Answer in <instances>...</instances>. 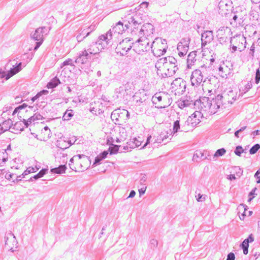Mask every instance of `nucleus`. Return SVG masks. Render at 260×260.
Instances as JSON below:
<instances>
[{"label": "nucleus", "mask_w": 260, "mask_h": 260, "mask_svg": "<svg viewBox=\"0 0 260 260\" xmlns=\"http://www.w3.org/2000/svg\"><path fill=\"white\" fill-rule=\"evenodd\" d=\"M155 67L157 74L162 77L173 76L178 70L177 60L172 56L160 58L157 61Z\"/></svg>", "instance_id": "f257e3e1"}, {"label": "nucleus", "mask_w": 260, "mask_h": 260, "mask_svg": "<svg viewBox=\"0 0 260 260\" xmlns=\"http://www.w3.org/2000/svg\"><path fill=\"white\" fill-rule=\"evenodd\" d=\"M152 101L157 108H165L171 104L170 94L165 91H159L152 96Z\"/></svg>", "instance_id": "f03ea898"}, {"label": "nucleus", "mask_w": 260, "mask_h": 260, "mask_svg": "<svg viewBox=\"0 0 260 260\" xmlns=\"http://www.w3.org/2000/svg\"><path fill=\"white\" fill-rule=\"evenodd\" d=\"M167 48V45L165 40L159 38L156 39L151 45L152 51L156 56L162 55L166 52Z\"/></svg>", "instance_id": "7ed1b4c3"}, {"label": "nucleus", "mask_w": 260, "mask_h": 260, "mask_svg": "<svg viewBox=\"0 0 260 260\" xmlns=\"http://www.w3.org/2000/svg\"><path fill=\"white\" fill-rule=\"evenodd\" d=\"M211 106V101L208 97L204 96L200 98L199 100H197L194 104V109L195 113L205 112Z\"/></svg>", "instance_id": "20e7f679"}, {"label": "nucleus", "mask_w": 260, "mask_h": 260, "mask_svg": "<svg viewBox=\"0 0 260 260\" xmlns=\"http://www.w3.org/2000/svg\"><path fill=\"white\" fill-rule=\"evenodd\" d=\"M231 43L234 51H241L246 48V38L242 35L234 36L231 39Z\"/></svg>", "instance_id": "39448f33"}, {"label": "nucleus", "mask_w": 260, "mask_h": 260, "mask_svg": "<svg viewBox=\"0 0 260 260\" xmlns=\"http://www.w3.org/2000/svg\"><path fill=\"white\" fill-rule=\"evenodd\" d=\"M186 87L185 81L181 78H177L171 84L172 92L176 95H180L185 91Z\"/></svg>", "instance_id": "423d86ee"}, {"label": "nucleus", "mask_w": 260, "mask_h": 260, "mask_svg": "<svg viewBox=\"0 0 260 260\" xmlns=\"http://www.w3.org/2000/svg\"><path fill=\"white\" fill-rule=\"evenodd\" d=\"M133 45V41L128 39L125 38L121 41L116 47V52L121 55H124L131 49Z\"/></svg>", "instance_id": "0eeeda50"}, {"label": "nucleus", "mask_w": 260, "mask_h": 260, "mask_svg": "<svg viewBox=\"0 0 260 260\" xmlns=\"http://www.w3.org/2000/svg\"><path fill=\"white\" fill-rule=\"evenodd\" d=\"M149 42L147 37L141 36L135 44V48L138 52H143L146 51L149 48Z\"/></svg>", "instance_id": "6e6552de"}, {"label": "nucleus", "mask_w": 260, "mask_h": 260, "mask_svg": "<svg viewBox=\"0 0 260 260\" xmlns=\"http://www.w3.org/2000/svg\"><path fill=\"white\" fill-rule=\"evenodd\" d=\"M5 246L13 252V246L16 245L17 242L14 234L11 232L8 233L5 237Z\"/></svg>", "instance_id": "1a4fd4ad"}, {"label": "nucleus", "mask_w": 260, "mask_h": 260, "mask_svg": "<svg viewBox=\"0 0 260 260\" xmlns=\"http://www.w3.org/2000/svg\"><path fill=\"white\" fill-rule=\"evenodd\" d=\"M190 80L193 86H197L201 83L203 80V76L201 71L199 70H194L192 73Z\"/></svg>", "instance_id": "9d476101"}, {"label": "nucleus", "mask_w": 260, "mask_h": 260, "mask_svg": "<svg viewBox=\"0 0 260 260\" xmlns=\"http://www.w3.org/2000/svg\"><path fill=\"white\" fill-rule=\"evenodd\" d=\"M96 28L95 24H92L89 25L87 28L84 29L82 31V33L80 34L77 36V40L78 42L82 41L83 39L88 37L89 35Z\"/></svg>", "instance_id": "9b49d317"}, {"label": "nucleus", "mask_w": 260, "mask_h": 260, "mask_svg": "<svg viewBox=\"0 0 260 260\" xmlns=\"http://www.w3.org/2000/svg\"><path fill=\"white\" fill-rule=\"evenodd\" d=\"M203 118H204V115H191L189 116L186 122L187 125L190 123L193 127L199 124L201 121V119Z\"/></svg>", "instance_id": "f8f14e48"}, {"label": "nucleus", "mask_w": 260, "mask_h": 260, "mask_svg": "<svg viewBox=\"0 0 260 260\" xmlns=\"http://www.w3.org/2000/svg\"><path fill=\"white\" fill-rule=\"evenodd\" d=\"M153 30L154 27L152 24L150 23H146L142 26L139 32L142 35L141 36H145L146 37V36L148 37L152 34Z\"/></svg>", "instance_id": "ddd939ff"}, {"label": "nucleus", "mask_w": 260, "mask_h": 260, "mask_svg": "<svg viewBox=\"0 0 260 260\" xmlns=\"http://www.w3.org/2000/svg\"><path fill=\"white\" fill-rule=\"evenodd\" d=\"M103 48L104 46L102 41L99 39V40L90 45L89 51L91 54H95L102 51Z\"/></svg>", "instance_id": "4468645a"}, {"label": "nucleus", "mask_w": 260, "mask_h": 260, "mask_svg": "<svg viewBox=\"0 0 260 260\" xmlns=\"http://www.w3.org/2000/svg\"><path fill=\"white\" fill-rule=\"evenodd\" d=\"M43 29L42 28H38L36 30L35 34L33 35L34 39L39 41L37 43V45L35 47L34 50H37L42 44L43 42Z\"/></svg>", "instance_id": "2eb2a0df"}, {"label": "nucleus", "mask_w": 260, "mask_h": 260, "mask_svg": "<svg viewBox=\"0 0 260 260\" xmlns=\"http://www.w3.org/2000/svg\"><path fill=\"white\" fill-rule=\"evenodd\" d=\"M207 153H208V151L207 150H196L193 154L192 160L197 162L200 160H205L206 158H208L207 157Z\"/></svg>", "instance_id": "dca6fc26"}, {"label": "nucleus", "mask_w": 260, "mask_h": 260, "mask_svg": "<svg viewBox=\"0 0 260 260\" xmlns=\"http://www.w3.org/2000/svg\"><path fill=\"white\" fill-rule=\"evenodd\" d=\"M24 126H25L24 125L23 121H21V119L20 118L19 121L15 122V124H13V125L12 126L11 132L15 134L20 133V132L23 131Z\"/></svg>", "instance_id": "f3484780"}, {"label": "nucleus", "mask_w": 260, "mask_h": 260, "mask_svg": "<svg viewBox=\"0 0 260 260\" xmlns=\"http://www.w3.org/2000/svg\"><path fill=\"white\" fill-rule=\"evenodd\" d=\"M12 125V121L10 119L4 121L2 124H0V135L11 128Z\"/></svg>", "instance_id": "a211bd4d"}, {"label": "nucleus", "mask_w": 260, "mask_h": 260, "mask_svg": "<svg viewBox=\"0 0 260 260\" xmlns=\"http://www.w3.org/2000/svg\"><path fill=\"white\" fill-rule=\"evenodd\" d=\"M21 63H19L16 67L11 69L7 75H3L2 77H5L7 80L9 79L10 77L18 73L21 69Z\"/></svg>", "instance_id": "6ab92c4d"}, {"label": "nucleus", "mask_w": 260, "mask_h": 260, "mask_svg": "<svg viewBox=\"0 0 260 260\" xmlns=\"http://www.w3.org/2000/svg\"><path fill=\"white\" fill-rule=\"evenodd\" d=\"M223 99L229 103L232 104L236 100V95L233 91L225 92L223 93Z\"/></svg>", "instance_id": "aec40b11"}, {"label": "nucleus", "mask_w": 260, "mask_h": 260, "mask_svg": "<svg viewBox=\"0 0 260 260\" xmlns=\"http://www.w3.org/2000/svg\"><path fill=\"white\" fill-rule=\"evenodd\" d=\"M67 169L66 165H59V167L52 168L51 169L52 173L61 174L64 173Z\"/></svg>", "instance_id": "412c9836"}, {"label": "nucleus", "mask_w": 260, "mask_h": 260, "mask_svg": "<svg viewBox=\"0 0 260 260\" xmlns=\"http://www.w3.org/2000/svg\"><path fill=\"white\" fill-rule=\"evenodd\" d=\"M168 134L169 133L167 132H161L159 136L157 137L154 143H161L164 141L169 137Z\"/></svg>", "instance_id": "4be33fe9"}, {"label": "nucleus", "mask_w": 260, "mask_h": 260, "mask_svg": "<svg viewBox=\"0 0 260 260\" xmlns=\"http://www.w3.org/2000/svg\"><path fill=\"white\" fill-rule=\"evenodd\" d=\"M64 150H61L60 149H58L56 151V157L60 158V159H62V163H67V153L63 152Z\"/></svg>", "instance_id": "5701e85b"}, {"label": "nucleus", "mask_w": 260, "mask_h": 260, "mask_svg": "<svg viewBox=\"0 0 260 260\" xmlns=\"http://www.w3.org/2000/svg\"><path fill=\"white\" fill-rule=\"evenodd\" d=\"M113 30L114 32L122 34L124 30L123 24L121 22H118L116 25L113 27Z\"/></svg>", "instance_id": "b1692460"}, {"label": "nucleus", "mask_w": 260, "mask_h": 260, "mask_svg": "<svg viewBox=\"0 0 260 260\" xmlns=\"http://www.w3.org/2000/svg\"><path fill=\"white\" fill-rule=\"evenodd\" d=\"M178 55L180 56H184L186 54L187 50L186 47H184L182 43L179 44L177 46Z\"/></svg>", "instance_id": "393cba45"}, {"label": "nucleus", "mask_w": 260, "mask_h": 260, "mask_svg": "<svg viewBox=\"0 0 260 260\" xmlns=\"http://www.w3.org/2000/svg\"><path fill=\"white\" fill-rule=\"evenodd\" d=\"M120 147H121V146L114 145L113 144H110L108 149L110 154L112 155L117 153L119 151Z\"/></svg>", "instance_id": "a878e982"}, {"label": "nucleus", "mask_w": 260, "mask_h": 260, "mask_svg": "<svg viewBox=\"0 0 260 260\" xmlns=\"http://www.w3.org/2000/svg\"><path fill=\"white\" fill-rule=\"evenodd\" d=\"M56 146L61 150H64L67 148H68L69 146H67L66 142L65 141L57 140L56 142Z\"/></svg>", "instance_id": "bb28decb"}, {"label": "nucleus", "mask_w": 260, "mask_h": 260, "mask_svg": "<svg viewBox=\"0 0 260 260\" xmlns=\"http://www.w3.org/2000/svg\"><path fill=\"white\" fill-rule=\"evenodd\" d=\"M112 35L111 30H109L106 32L105 35H102L99 37V39L101 41H105L108 42V41L112 39Z\"/></svg>", "instance_id": "cd10ccee"}, {"label": "nucleus", "mask_w": 260, "mask_h": 260, "mask_svg": "<svg viewBox=\"0 0 260 260\" xmlns=\"http://www.w3.org/2000/svg\"><path fill=\"white\" fill-rule=\"evenodd\" d=\"M252 87V84L251 83H248L247 84L245 85L240 89L241 94L244 95L246 94L247 92H248L250 90Z\"/></svg>", "instance_id": "c85d7f7f"}, {"label": "nucleus", "mask_w": 260, "mask_h": 260, "mask_svg": "<svg viewBox=\"0 0 260 260\" xmlns=\"http://www.w3.org/2000/svg\"><path fill=\"white\" fill-rule=\"evenodd\" d=\"M48 169H42L40 172L37 174L36 175L33 176V178L35 180H37L39 178H40L43 177L48 172Z\"/></svg>", "instance_id": "c756f323"}, {"label": "nucleus", "mask_w": 260, "mask_h": 260, "mask_svg": "<svg viewBox=\"0 0 260 260\" xmlns=\"http://www.w3.org/2000/svg\"><path fill=\"white\" fill-rule=\"evenodd\" d=\"M59 83V80L57 78H54L51 82L48 83L47 87L48 88H53L56 87Z\"/></svg>", "instance_id": "7c9ffc66"}, {"label": "nucleus", "mask_w": 260, "mask_h": 260, "mask_svg": "<svg viewBox=\"0 0 260 260\" xmlns=\"http://www.w3.org/2000/svg\"><path fill=\"white\" fill-rule=\"evenodd\" d=\"M260 149V144H256L254 145L249 150L250 154H254Z\"/></svg>", "instance_id": "2f4dec72"}, {"label": "nucleus", "mask_w": 260, "mask_h": 260, "mask_svg": "<svg viewBox=\"0 0 260 260\" xmlns=\"http://www.w3.org/2000/svg\"><path fill=\"white\" fill-rule=\"evenodd\" d=\"M226 152V150L224 148H222L218 149L213 155V158L215 157L221 156L223 155Z\"/></svg>", "instance_id": "473e14b6"}, {"label": "nucleus", "mask_w": 260, "mask_h": 260, "mask_svg": "<svg viewBox=\"0 0 260 260\" xmlns=\"http://www.w3.org/2000/svg\"><path fill=\"white\" fill-rule=\"evenodd\" d=\"M88 56V53L85 50L82 52V54L80 55L79 59H81V63H83L86 61Z\"/></svg>", "instance_id": "72a5a7b5"}, {"label": "nucleus", "mask_w": 260, "mask_h": 260, "mask_svg": "<svg viewBox=\"0 0 260 260\" xmlns=\"http://www.w3.org/2000/svg\"><path fill=\"white\" fill-rule=\"evenodd\" d=\"M136 140V138H134L133 139H131L128 142L126 143V144L128 145V147H129L130 148V150L136 147V145L135 144Z\"/></svg>", "instance_id": "f704fd0d"}, {"label": "nucleus", "mask_w": 260, "mask_h": 260, "mask_svg": "<svg viewBox=\"0 0 260 260\" xmlns=\"http://www.w3.org/2000/svg\"><path fill=\"white\" fill-rule=\"evenodd\" d=\"M244 152V150L241 146H237L236 147L234 153L237 156H240L242 153Z\"/></svg>", "instance_id": "c9c22d12"}, {"label": "nucleus", "mask_w": 260, "mask_h": 260, "mask_svg": "<svg viewBox=\"0 0 260 260\" xmlns=\"http://www.w3.org/2000/svg\"><path fill=\"white\" fill-rule=\"evenodd\" d=\"M180 128V123L179 120H176L174 122L173 125V134H175L176 133L178 132V130Z\"/></svg>", "instance_id": "e433bc0d"}, {"label": "nucleus", "mask_w": 260, "mask_h": 260, "mask_svg": "<svg viewBox=\"0 0 260 260\" xmlns=\"http://www.w3.org/2000/svg\"><path fill=\"white\" fill-rule=\"evenodd\" d=\"M110 116L113 120H114V119H115V124L119 125L122 124L121 121L119 120V118H120V115H110Z\"/></svg>", "instance_id": "4c0bfd02"}, {"label": "nucleus", "mask_w": 260, "mask_h": 260, "mask_svg": "<svg viewBox=\"0 0 260 260\" xmlns=\"http://www.w3.org/2000/svg\"><path fill=\"white\" fill-rule=\"evenodd\" d=\"M38 170H39V168H38L35 169L33 167H29L23 172V175H27L31 173H34V172H36V171Z\"/></svg>", "instance_id": "58836bf2"}, {"label": "nucleus", "mask_w": 260, "mask_h": 260, "mask_svg": "<svg viewBox=\"0 0 260 260\" xmlns=\"http://www.w3.org/2000/svg\"><path fill=\"white\" fill-rule=\"evenodd\" d=\"M41 134H42L44 136V137L43 138L44 140L45 139L47 140V139H49L50 138H51V131H48L47 132H42V133H41Z\"/></svg>", "instance_id": "ea45409f"}, {"label": "nucleus", "mask_w": 260, "mask_h": 260, "mask_svg": "<svg viewBox=\"0 0 260 260\" xmlns=\"http://www.w3.org/2000/svg\"><path fill=\"white\" fill-rule=\"evenodd\" d=\"M235 171L237 176L239 177H241L243 174V170L239 167H235Z\"/></svg>", "instance_id": "a19ab883"}, {"label": "nucleus", "mask_w": 260, "mask_h": 260, "mask_svg": "<svg viewBox=\"0 0 260 260\" xmlns=\"http://www.w3.org/2000/svg\"><path fill=\"white\" fill-rule=\"evenodd\" d=\"M196 199L198 202H202L206 200V196L203 195L201 193H198L197 196H196Z\"/></svg>", "instance_id": "79ce46f5"}, {"label": "nucleus", "mask_w": 260, "mask_h": 260, "mask_svg": "<svg viewBox=\"0 0 260 260\" xmlns=\"http://www.w3.org/2000/svg\"><path fill=\"white\" fill-rule=\"evenodd\" d=\"M139 187H140V188L139 189V192L140 195L141 196L142 194H144L146 191V188H147L146 184H144V185H143V186H139Z\"/></svg>", "instance_id": "37998d69"}, {"label": "nucleus", "mask_w": 260, "mask_h": 260, "mask_svg": "<svg viewBox=\"0 0 260 260\" xmlns=\"http://www.w3.org/2000/svg\"><path fill=\"white\" fill-rule=\"evenodd\" d=\"M33 117L34 116H32L28 118L27 120H25L24 119H23V122L26 127H27L29 125L31 124Z\"/></svg>", "instance_id": "c03bdc74"}, {"label": "nucleus", "mask_w": 260, "mask_h": 260, "mask_svg": "<svg viewBox=\"0 0 260 260\" xmlns=\"http://www.w3.org/2000/svg\"><path fill=\"white\" fill-rule=\"evenodd\" d=\"M27 105L25 104H23L22 105L19 106L17 107L13 112V114H16L17 112H20L19 110L24 109V108L27 107Z\"/></svg>", "instance_id": "a18cd8bd"}, {"label": "nucleus", "mask_w": 260, "mask_h": 260, "mask_svg": "<svg viewBox=\"0 0 260 260\" xmlns=\"http://www.w3.org/2000/svg\"><path fill=\"white\" fill-rule=\"evenodd\" d=\"M70 139H71V140L68 141V144L69 145L68 146L69 147L74 144L77 141V137L74 136H72Z\"/></svg>", "instance_id": "49530a36"}, {"label": "nucleus", "mask_w": 260, "mask_h": 260, "mask_svg": "<svg viewBox=\"0 0 260 260\" xmlns=\"http://www.w3.org/2000/svg\"><path fill=\"white\" fill-rule=\"evenodd\" d=\"M157 244L158 242L156 239H153L150 240V244L151 248L157 247Z\"/></svg>", "instance_id": "de8ad7c7"}, {"label": "nucleus", "mask_w": 260, "mask_h": 260, "mask_svg": "<svg viewBox=\"0 0 260 260\" xmlns=\"http://www.w3.org/2000/svg\"><path fill=\"white\" fill-rule=\"evenodd\" d=\"M103 160L99 155L95 157L94 161L92 165V166H95L98 164H99L100 163V161Z\"/></svg>", "instance_id": "09e8293b"}, {"label": "nucleus", "mask_w": 260, "mask_h": 260, "mask_svg": "<svg viewBox=\"0 0 260 260\" xmlns=\"http://www.w3.org/2000/svg\"><path fill=\"white\" fill-rule=\"evenodd\" d=\"M143 142V140L141 138L139 137L138 138H136V140L135 141V144L136 145V147L140 146Z\"/></svg>", "instance_id": "8fccbe9b"}, {"label": "nucleus", "mask_w": 260, "mask_h": 260, "mask_svg": "<svg viewBox=\"0 0 260 260\" xmlns=\"http://www.w3.org/2000/svg\"><path fill=\"white\" fill-rule=\"evenodd\" d=\"M260 80V72L259 69L257 70L255 75V82L256 84L259 83Z\"/></svg>", "instance_id": "3c124183"}, {"label": "nucleus", "mask_w": 260, "mask_h": 260, "mask_svg": "<svg viewBox=\"0 0 260 260\" xmlns=\"http://www.w3.org/2000/svg\"><path fill=\"white\" fill-rule=\"evenodd\" d=\"M235 254L233 252L229 253L227 255V258L226 260H235Z\"/></svg>", "instance_id": "603ef678"}, {"label": "nucleus", "mask_w": 260, "mask_h": 260, "mask_svg": "<svg viewBox=\"0 0 260 260\" xmlns=\"http://www.w3.org/2000/svg\"><path fill=\"white\" fill-rule=\"evenodd\" d=\"M121 149H119L120 152H123L125 151H131L129 147H128V145H127L126 144L125 146H123V147H120Z\"/></svg>", "instance_id": "864d4df0"}, {"label": "nucleus", "mask_w": 260, "mask_h": 260, "mask_svg": "<svg viewBox=\"0 0 260 260\" xmlns=\"http://www.w3.org/2000/svg\"><path fill=\"white\" fill-rule=\"evenodd\" d=\"M147 178L145 175L142 177L139 181L140 186H143L144 184H146L145 182L146 181Z\"/></svg>", "instance_id": "5fc2aeb1"}, {"label": "nucleus", "mask_w": 260, "mask_h": 260, "mask_svg": "<svg viewBox=\"0 0 260 260\" xmlns=\"http://www.w3.org/2000/svg\"><path fill=\"white\" fill-rule=\"evenodd\" d=\"M241 247H249V241L245 239L241 244Z\"/></svg>", "instance_id": "6e6d98bb"}, {"label": "nucleus", "mask_w": 260, "mask_h": 260, "mask_svg": "<svg viewBox=\"0 0 260 260\" xmlns=\"http://www.w3.org/2000/svg\"><path fill=\"white\" fill-rule=\"evenodd\" d=\"M108 154V152L107 151H104L103 152L100 154L99 156L102 159H103L107 157Z\"/></svg>", "instance_id": "4d7b16f0"}, {"label": "nucleus", "mask_w": 260, "mask_h": 260, "mask_svg": "<svg viewBox=\"0 0 260 260\" xmlns=\"http://www.w3.org/2000/svg\"><path fill=\"white\" fill-rule=\"evenodd\" d=\"M73 115H63L62 119L63 120H69Z\"/></svg>", "instance_id": "13d9d810"}, {"label": "nucleus", "mask_w": 260, "mask_h": 260, "mask_svg": "<svg viewBox=\"0 0 260 260\" xmlns=\"http://www.w3.org/2000/svg\"><path fill=\"white\" fill-rule=\"evenodd\" d=\"M149 3L148 2H143L140 4V6L141 8H148L149 6Z\"/></svg>", "instance_id": "bf43d9fd"}, {"label": "nucleus", "mask_w": 260, "mask_h": 260, "mask_svg": "<svg viewBox=\"0 0 260 260\" xmlns=\"http://www.w3.org/2000/svg\"><path fill=\"white\" fill-rule=\"evenodd\" d=\"M76 158V156H73L72 158H71L70 160V163H69V166H70V168L72 170H75L76 169V168H72V167L71 166L72 164L74 162V160Z\"/></svg>", "instance_id": "052dcab7"}, {"label": "nucleus", "mask_w": 260, "mask_h": 260, "mask_svg": "<svg viewBox=\"0 0 260 260\" xmlns=\"http://www.w3.org/2000/svg\"><path fill=\"white\" fill-rule=\"evenodd\" d=\"M185 102L184 101H181L179 102L178 105H179V107L181 108H183L185 107V105H186V104L185 103Z\"/></svg>", "instance_id": "680f3d73"}, {"label": "nucleus", "mask_w": 260, "mask_h": 260, "mask_svg": "<svg viewBox=\"0 0 260 260\" xmlns=\"http://www.w3.org/2000/svg\"><path fill=\"white\" fill-rule=\"evenodd\" d=\"M136 195V192L134 190H132L129 193V196L126 198V199L129 198H133Z\"/></svg>", "instance_id": "e2e57ef3"}, {"label": "nucleus", "mask_w": 260, "mask_h": 260, "mask_svg": "<svg viewBox=\"0 0 260 260\" xmlns=\"http://www.w3.org/2000/svg\"><path fill=\"white\" fill-rule=\"evenodd\" d=\"M257 190L256 187L253 188L251 191L249 193V196H253L254 194H256L255 192Z\"/></svg>", "instance_id": "0e129e2a"}, {"label": "nucleus", "mask_w": 260, "mask_h": 260, "mask_svg": "<svg viewBox=\"0 0 260 260\" xmlns=\"http://www.w3.org/2000/svg\"><path fill=\"white\" fill-rule=\"evenodd\" d=\"M151 138V136H149L147 138L146 142H145V143L144 144V146L142 147V148H144L150 143V140Z\"/></svg>", "instance_id": "69168bd1"}, {"label": "nucleus", "mask_w": 260, "mask_h": 260, "mask_svg": "<svg viewBox=\"0 0 260 260\" xmlns=\"http://www.w3.org/2000/svg\"><path fill=\"white\" fill-rule=\"evenodd\" d=\"M14 175L13 174H9L7 173L5 175V178L8 180H11V179L12 178L13 176Z\"/></svg>", "instance_id": "338daca9"}, {"label": "nucleus", "mask_w": 260, "mask_h": 260, "mask_svg": "<svg viewBox=\"0 0 260 260\" xmlns=\"http://www.w3.org/2000/svg\"><path fill=\"white\" fill-rule=\"evenodd\" d=\"M246 240H248V241H249V242H252L254 241V238L252 236V234H250L249 237L245 239Z\"/></svg>", "instance_id": "774afa93"}]
</instances>
